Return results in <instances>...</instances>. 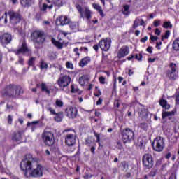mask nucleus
<instances>
[{
	"instance_id": "1",
	"label": "nucleus",
	"mask_w": 179,
	"mask_h": 179,
	"mask_svg": "<svg viewBox=\"0 0 179 179\" xmlns=\"http://www.w3.org/2000/svg\"><path fill=\"white\" fill-rule=\"evenodd\" d=\"M21 169L24 171L26 177H41L43 176V166L34 162L31 155H27L21 162Z\"/></svg>"
},
{
	"instance_id": "2",
	"label": "nucleus",
	"mask_w": 179,
	"mask_h": 179,
	"mask_svg": "<svg viewBox=\"0 0 179 179\" xmlns=\"http://www.w3.org/2000/svg\"><path fill=\"white\" fill-rule=\"evenodd\" d=\"M8 15L10 17V22L12 24H16L20 22V14L15 13L14 11H9L8 13H5L1 19H4V23H8Z\"/></svg>"
},
{
	"instance_id": "3",
	"label": "nucleus",
	"mask_w": 179,
	"mask_h": 179,
	"mask_svg": "<svg viewBox=\"0 0 179 179\" xmlns=\"http://www.w3.org/2000/svg\"><path fill=\"white\" fill-rule=\"evenodd\" d=\"M42 139L46 146H52L54 145V134L50 131H44L42 134Z\"/></svg>"
},
{
	"instance_id": "4",
	"label": "nucleus",
	"mask_w": 179,
	"mask_h": 179,
	"mask_svg": "<svg viewBox=\"0 0 179 179\" xmlns=\"http://www.w3.org/2000/svg\"><path fill=\"white\" fill-rule=\"evenodd\" d=\"M76 8L78 10L81 17H86L87 20L92 19V11L89 9V7L84 6L82 8L80 5L76 6Z\"/></svg>"
},
{
	"instance_id": "5",
	"label": "nucleus",
	"mask_w": 179,
	"mask_h": 179,
	"mask_svg": "<svg viewBox=\"0 0 179 179\" xmlns=\"http://www.w3.org/2000/svg\"><path fill=\"white\" fill-rule=\"evenodd\" d=\"M152 146L155 152H162L164 149V139L162 137H157L152 143Z\"/></svg>"
},
{
	"instance_id": "6",
	"label": "nucleus",
	"mask_w": 179,
	"mask_h": 179,
	"mask_svg": "<svg viewBox=\"0 0 179 179\" xmlns=\"http://www.w3.org/2000/svg\"><path fill=\"white\" fill-rule=\"evenodd\" d=\"M69 83H71V77L66 75L60 77L57 80V85L62 90H65V88L69 86Z\"/></svg>"
},
{
	"instance_id": "7",
	"label": "nucleus",
	"mask_w": 179,
	"mask_h": 179,
	"mask_svg": "<svg viewBox=\"0 0 179 179\" xmlns=\"http://www.w3.org/2000/svg\"><path fill=\"white\" fill-rule=\"evenodd\" d=\"M142 162L143 166L147 167V169H152L155 163V161H153V157H152V155L150 154L144 155L143 156Z\"/></svg>"
},
{
	"instance_id": "8",
	"label": "nucleus",
	"mask_w": 179,
	"mask_h": 179,
	"mask_svg": "<svg viewBox=\"0 0 179 179\" xmlns=\"http://www.w3.org/2000/svg\"><path fill=\"white\" fill-rule=\"evenodd\" d=\"M7 92L11 96H20L23 93L21 86L17 85H10L7 87Z\"/></svg>"
},
{
	"instance_id": "9",
	"label": "nucleus",
	"mask_w": 179,
	"mask_h": 179,
	"mask_svg": "<svg viewBox=\"0 0 179 179\" xmlns=\"http://www.w3.org/2000/svg\"><path fill=\"white\" fill-rule=\"evenodd\" d=\"M99 47L102 50V51H108L110 47H111V39L107 38L106 39H102L99 43Z\"/></svg>"
},
{
	"instance_id": "10",
	"label": "nucleus",
	"mask_w": 179,
	"mask_h": 179,
	"mask_svg": "<svg viewBox=\"0 0 179 179\" xmlns=\"http://www.w3.org/2000/svg\"><path fill=\"white\" fill-rule=\"evenodd\" d=\"M132 139H134V131L129 129H126L122 134V141L124 143H127Z\"/></svg>"
},
{
	"instance_id": "11",
	"label": "nucleus",
	"mask_w": 179,
	"mask_h": 179,
	"mask_svg": "<svg viewBox=\"0 0 179 179\" xmlns=\"http://www.w3.org/2000/svg\"><path fill=\"white\" fill-rule=\"evenodd\" d=\"M31 37L35 41L39 44L44 43V36L41 31H35L31 34Z\"/></svg>"
},
{
	"instance_id": "12",
	"label": "nucleus",
	"mask_w": 179,
	"mask_h": 179,
	"mask_svg": "<svg viewBox=\"0 0 179 179\" xmlns=\"http://www.w3.org/2000/svg\"><path fill=\"white\" fill-rule=\"evenodd\" d=\"M69 18L66 15H61L58 17L56 20L57 26H66V24H69Z\"/></svg>"
},
{
	"instance_id": "13",
	"label": "nucleus",
	"mask_w": 179,
	"mask_h": 179,
	"mask_svg": "<svg viewBox=\"0 0 179 179\" xmlns=\"http://www.w3.org/2000/svg\"><path fill=\"white\" fill-rule=\"evenodd\" d=\"M66 114L69 118H76V116L78 115V109L73 107L67 108L66 110Z\"/></svg>"
},
{
	"instance_id": "14",
	"label": "nucleus",
	"mask_w": 179,
	"mask_h": 179,
	"mask_svg": "<svg viewBox=\"0 0 179 179\" xmlns=\"http://www.w3.org/2000/svg\"><path fill=\"white\" fill-rule=\"evenodd\" d=\"M16 54H24L25 55H30V54H31V51L30 49H29V48H27L26 43L23 41L21 48L17 50Z\"/></svg>"
},
{
	"instance_id": "15",
	"label": "nucleus",
	"mask_w": 179,
	"mask_h": 179,
	"mask_svg": "<svg viewBox=\"0 0 179 179\" xmlns=\"http://www.w3.org/2000/svg\"><path fill=\"white\" fill-rule=\"evenodd\" d=\"M65 143L67 146H73L76 143V138L74 134H67L65 138Z\"/></svg>"
},
{
	"instance_id": "16",
	"label": "nucleus",
	"mask_w": 179,
	"mask_h": 179,
	"mask_svg": "<svg viewBox=\"0 0 179 179\" xmlns=\"http://www.w3.org/2000/svg\"><path fill=\"white\" fill-rule=\"evenodd\" d=\"M0 41L3 45L9 44L12 41V35L9 33H5L0 37Z\"/></svg>"
},
{
	"instance_id": "17",
	"label": "nucleus",
	"mask_w": 179,
	"mask_h": 179,
	"mask_svg": "<svg viewBox=\"0 0 179 179\" xmlns=\"http://www.w3.org/2000/svg\"><path fill=\"white\" fill-rule=\"evenodd\" d=\"M129 54V48L128 46H123L120 49L117 53V57L121 59V58H124V57H127Z\"/></svg>"
},
{
	"instance_id": "18",
	"label": "nucleus",
	"mask_w": 179,
	"mask_h": 179,
	"mask_svg": "<svg viewBox=\"0 0 179 179\" xmlns=\"http://www.w3.org/2000/svg\"><path fill=\"white\" fill-rule=\"evenodd\" d=\"M139 26H143V27H145L146 26V24L145 23V20H143V19L141 17H137L134 22L132 29H138V27Z\"/></svg>"
},
{
	"instance_id": "19",
	"label": "nucleus",
	"mask_w": 179,
	"mask_h": 179,
	"mask_svg": "<svg viewBox=\"0 0 179 179\" xmlns=\"http://www.w3.org/2000/svg\"><path fill=\"white\" fill-rule=\"evenodd\" d=\"M89 80H90V76L89 75H84L80 78L79 83L81 86H85V85L89 83Z\"/></svg>"
},
{
	"instance_id": "20",
	"label": "nucleus",
	"mask_w": 179,
	"mask_h": 179,
	"mask_svg": "<svg viewBox=\"0 0 179 179\" xmlns=\"http://www.w3.org/2000/svg\"><path fill=\"white\" fill-rule=\"evenodd\" d=\"M22 139H23V134L20 131L17 132L13 136V140L15 141V142H18V143H20L21 142H22Z\"/></svg>"
},
{
	"instance_id": "21",
	"label": "nucleus",
	"mask_w": 179,
	"mask_h": 179,
	"mask_svg": "<svg viewBox=\"0 0 179 179\" xmlns=\"http://www.w3.org/2000/svg\"><path fill=\"white\" fill-rule=\"evenodd\" d=\"M41 89L42 92H45L48 94H50V93H51V85H50V84L42 83Z\"/></svg>"
},
{
	"instance_id": "22",
	"label": "nucleus",
	"mask_w": 179,
	"mask_h": 179,
	"mask_svg": "<svg viewBox=\"0 0 179 179\" xmlns=\"http://www.w3.org/2000/svg\"><path fill=\"white\" fill-rule=\"evenodd\" d=\"M53 7L52 4L47 5L46 3L40 4L39 6L41 12H46L47 9H52Z\"/></svg>"
},
{
	"instance_id": "23",
	"label": "nucleus",
	"mask_w": 179,
	"mask_h": 179,
	"mask_svg": "<svg viewBox=\"0 0 179 179\" xmlns=\"http://www.w3.org/2000/svg\"><path fill=\"white\" fill-rule=\"evenodd\" d=\"M139 116L141 118H148L149 115V112H148V110L145 109V108H142L141 110L138 112Z\"/></svg>"
},
{
	"instance_id": "24",
	"label": "nucleus",
	"mask_w": 179,
	"mask_h": 179,
	"mask_svg": "<svg viewBox=\"0 0 179 179\" xmlns=\"http://www.w3.org/2000/svg\"><path fill=\"white\" fill-rule=\"evenodd\" d=\"M90 62V57H85L83 58L79 63L80 66L83 68V66H85V65H87Z\"/></svg>"
},
{
	"instance_id": "25",
	"label": "nucleus",
	"mask_w": 179,
	"mask_h": 179,
	"mask_svg": "<svg viewBox=\"0 0 179 179\" xmlns=\"http://www.w3.org/2000/svg\"><path fill=\"white\" fill-rule=\"evenodd\" d=\"M71 93H78V94H82V91L78 88V87L75 85H71Z\"/></svg>"
},
{
	"instance_id": "26",
	"label": "nucleus",
	"mask_w": 179,
	"mask_h": 179,
	"mask_svg": "<svg viewBox=\"0 0 179 179\" xmlns=\"http://www.w3.org/2000/svg\"><path fill=\"white\" fill-rule=\"evenodd\" d=\"M69 27H70V29H71V30L76 31V30H78V29H79V24L77 22H70Z\"/></svg>"
},
{
	"instance_id": "27",
	"label": "nucleus",
	"mask_w": 179,
	"mask_h": 179,
	"mask_svg": "<svg viewBox=\"0 0 179 179\" xmlns=\"http://www.w3.org/2000/svg\"><path fill=\"white\" fill-rule=\"evenodd\" d=\"M159 104H160V106L163 107V108H165V110H169V108H170V105L167 103V101L164 99H162L159 101Z\"/></svg>"
},
{
	"instance_id": "28",
	"label": "nucleus",
	"mask_w": 179,
	"mask_h": 179,
	"mask_svg": "<svg viewBox=\"0 0 179 179\" xmlns=\"http://www.w3.org/2000/svg\"><path fill=\"white\" fill-rule=\"evenodd\" d=\"M92 6L94 8L96 9V10L99 11V15L103 17L104 13H103V10L101 9V6H100L99 4H92Z\"/></svg>"
},
{
	"instance_id": "29",
	"label": "nucleus",
	"mask_w": 179,
	"mask_h": 179,
	"mask_svg": "<svg viewBox=\"0 0 179 179\" xmlns=\"http://www.w3.org/2000/svg\"><path fill=\"white\" fill-rule=\"evenodd\" d=\"M172 47L174 51H179V38L174 40Z\"/></svg>"
},
{
	"instance_id": "30",
	"label": "nucleus",
	"mask_w": 179,
	"mask_h": 179,
	"mask_svg": "<svg viewBox=\"0 0 179 179\" xmlns=\"http://www.w3.org/2000/svg\"><path fill=\"white\" fill-rule=\"evenodd\" d=\"M38 125V121L27 123V127H30L32 131H34V129L37 128Z\"/></svg>"
},
{
	"instance_id": "31",
	"label": "nucleus",
	"mask_w": 179,
	"mask_h": 179,
	"mask_svg": "<svg viewBox=\"0 0 179 179\" xmlns=\"http://www.w3.org/2000/svg\"><path fill=\"white\" fill-rule=\"evenodd\" d=\"M55 115V120L57 122H61V121H62V118H64V115L62 113H56Z\"/></svg>"
},
{
	"instance_id": "32",
	"label": "nucleus",
	"mask_w": 179,
	"mask_h": 179,
	"mask_svg": "<svg viewBox=\"0 0 179 179\" xmlns=\"http://www.w3.org/2000/svg\"><path fill=\"white\" fill-rule=\"evenodd\" d=\"M131 13L129 12V6L126 5L123 7V15L128 16Z\"/></svg>"
},
{
	"instance_id": "33",
	"label": "nucleus",
	"mask_w": 179,
	"mask_h": 179,
	"mask_svg": "<svg viewBox=\"0 0 179 179\" xmlns=\"http://www.w3.org/2000/svg\"><path fill=\"white\" fill-rule=\"evenodd\" d=\"M167 76L170 79H176V78H177V73H176V71H169V73H167Z\"/></svg>"
},
{
	"instance_id": "34",
	"label": "nucleus",
	"mask_w": 179,
	"mask_h": 179,
	"mask_svg": "<svg viewBox=\"0 0 179 179\" xmlns=\"http://www.w3.org/2000/svg\"><path fill=\"white\" fill-rule=\"evenodd\" d=\"M21 5L22 6H30L31 3V0H21Z\"/></svg>"
},
{
	"instance_id": "35",
	"label": "nucleus",
	"mask_w": 179,
	"mask_h": 179,
	"mask_svg": "<svg viewBox=\"0 0 179 179\" xmlns=\"http://www.w3.org/2000/svg\"><path fill=\"white\" fill-rule=\"evenodd\" d=\"M52 43L54 44V45H55V47H57V48H62V44H61V42L52 38Z\"/></svg>"
},
{
	"instance_id": "36",
	"label": "nucleus",
	"mask_w": 179,
	"mask_h": 179,
	"mask_svg": "<svg viewBox=\"0 0 179 179\" xmlns=\"http://www.w3.org/2000/svg\"><path fill=\"white\" fill-rule=\"evenodd\" d=\"M54 4L59 8L64 6L63 0H54Z\"/></svg>"
},
{
	"instance_id": "37",
	"label": "nucleus",
	"mask_w": 179,
	"mask_h": 179,
	"mask_svg": "<svg viewBox=\"0 0 179 179\" xmlns=\"http://www.w3.org/2000/svg\"><path fill=\"white\" fill-rule=\"evenodd\" d=\"M164 29H172L173 24L170 22H165L163 24Z\"/></svg>"
},
{
	"instance_id": "38",
	"label": "nucleus",
	"mask_w": 179,
	"mask_h": 179,
	"mask_svg": "<svg viewBox=\"0 0 179 179\" xmlns=\"http://www.w3.org/2000/svg\"><path fill=\"white\" fill-rule=\"evenodd\" d=\"M173 114V112L164 111L162 112V118H166V117H171Z\"/></svg>"
},
{
	"instance_id": "39",
	"label": "nucleus",
	"mask_w": 179,
	"mask_h": 179,
	"mask_svg": "<svg viewBox=\"0 0 179 179\" xmlns=\"http://www.w3.org/2000/svg\"><path fill=\"white\" fill-rule=\"evenodd\" d=\"M41 65V69H47V68H48V64H47V63H45V62L44 61H41L40 62Z\"/></svg>"
},
{
	"instance_id": "40",
	"label": "nucleus",
	"mask_w": 179,
	"mask_h": 179,
	"mask_svg": "<svg viewBox=\"0 0 179 179\" xmlns=\"http://www.w3.org/2000/svg\"><path fill=\"white\" fill-rule=\"evenodd\" d=\"M170 37V31H166L165 34L162 36V40H166Z\"/></svg>"
},
{
	"instance_id": "41",
	"label": "nucleus",
	"mask_w": 179,
	"mask_h": 179,
	"mask_svg": "<svg viewBox=\"0 0 179 179\" xmlns=\"http://www.w3.org/2000/svg\"><path fill=\"white\" fill-rule=\"evenodd\" d=\"M55 104L57 107H64V102L62 100L57 99Z\"/></svg>"
},
{
	"instance_id": "42",
	"label": "nucleus",
	"mask_w": 179,
	"mask_h": 179,
	"mask_svg": "<svg viewBox=\"0 0 179 179\" xmlns=\"http://www.w3.org/2000/svg\"><path fill=\"white\" fill-rule=\"evenodd\" d=\"M162 24V21L160 20H155L153 22V25L155 26V27H159V26H160Z\"/></svg>"
},
{
	"instance_id": "43",
	"label": "nucleus",
	"mask_w": 179,
	"mask_h": 179,
	"mask_svg": "<svg viewBox=\"0 0 179 179\" xmlns=\"http://www.w3.org/2000/svg\"><path fill=\"white\" fill-rule=\"evenodd\" d=\"M8 124L12 125V122H13V116L9 115L7 117Z\"/></svg>"
},
{
	"instance_id": "44",
	"label": "nucleus",
	"mask_w": 179,
	"mask_h": 179,
	"mask_svg": "<svg viewBox=\"0 0 179 179\" xmlns=\"http://www.w3.org/2000/svg\"><path fill=\"white\" fill-rule=\"evenodd\" d=\"M66 66L67 69H73V64H72V62H67L66 63Z\"/></svg>"
},
{
	"instance_id": "45",
	"label": "nucleus",
	"mask_w": 179,
	"mask_h": 179,
	"mask_svg": "<svg viewBox=\"0 0 179 179\" xmlns=\"http://www.w3.org/2000/svg\"><path fill=\"white\" fill-rule=\"evenodd\" d=\"M140 127L143 129H148L149 124H148V123H145L143 122L140 124Z\"/></svg>"
},
{
	"instance_id": "46",
	"label": "nucleus",
	"mask_w": 179,
	"mask_h": 179,
	"mask_svg": "<svg viewBox=\"0 0 179 179\" xmlns=\"http://www.w3.org/2000/svg\"><path fill=\"white\" fill-rule=\"evenodd\" d=\"M47 110L48 111H50V114H52L53 115H55V114H57L56 113H55V110H54L52 108H51V107H48L47 108Z\"/></svg>"
},
{
	"instance_id": "47",
	"label": "nucleus",
	"mask_w": 179,
	"mask_h": 179,
	"mask_svg": "<svg viewBox=\"0 0 179 179\" xmlns=\"http://www.w3.org/2000/svg\"><path fill=\"white\" fill-rule=\"evenodd\" d=\"M99 80L102 85H104V83H106V78L103 76L99 77Z\"/></svg>"
},
{
	"instance_id": "48",
	"label": "nucleus",
	"mask_w": 179,
	"mask_h": 179,
	"mask_svg": "<svg viewBox=\"0 0 179 179\" xmlns=\"http://www.w3.org/2000/svg\"><path fill=\"white\" fill-rule=\"evenodd\" d=\"M61 34L64 36V37L68 36V33L64 32V31H61V32L59 33V36H58V39L59 40H61Z\"/></svg>"
},
{
	"instance_id": "49",
	"label": "nucleus",
	"mask_w": 179,
	"mask_h": 179,
	"mask_svg": "<svg viewBox=\"0 0 179 179\" xmlns=\"http://www.w3.org/2000/svg\"><path fill=\"white\" fill-rule=\"evenodd\" d=\"M83 177L85 179H90V178H92V177H93V175H92L91 173H85Z\"/></svg>"
},
{
	"instance_id": "50",
	"label": "nucleus",
	"mask_w": 179,
	"mask_h": 179,
	"mask_svg": "<svg viewBox=\"0 0 179 179\" xmlns=\"http://www.w3.org/2000/svg\"><path fill=\"white\" fill-rule=\"evenodd\" d=\"M136 59H137V61H142V54L139 53L136 55Z\"/></svg>"
},
{
	"instance_id": "51",
	"label": "nucleus",
	"mask_w": 179,
	"mask_h": 179,
	"mask_svg": "<svg viewBox=\"0 0 179 179\" xmlns=\"http://www.w3.org/2000/svg\"><path fill=\"white\" fill-rule=\"evenodd\" d=\"M176 64L171 63L170 68L171 69V71H175L176 72Z\"/></svg>"
},
{
	"instance_id": "52",
	"label": "nucleus",
	"mask_w": 179,
	"mask_h": 179,
	"mask_svg": "<svg viewBox=\"0 0 179 179\" xmlns=\"http://www.w3.org/2000/svg\"><path fill=\"white\" fill-rule=\"evenodd\" d=\"M155 34H156V36H160V34H162V31L159 29V28H156L155 31Z\"/></svg>"
},
{
	"instance_id": "53",
	"label": "nucleus",
	"mask_w": 179,
	"mask_h": 179,
	"mask_svg": "<svg viewBox=\"0 0 179 179\" xmlns=\"http://www.w3.org/2000/svg\"><path fill=\"white\" fill-rule=\"evenodd\" d=\"M146 51L150 54H152V52H153V47L148 46V48L146 49Z\"/></svg>"
},
{
	"instance_id": "54",
	"label": "nucleus",
	"mask_w": 179,
	"mask_h": 179,
	"mask_svg": "<svg viewBox=\"0 0 179 179\" xmlns=\"http://www.w3.org/2000/svg\"><path fill=\"white\" fill-rule=\"evenodd\" d=\"M158 38H159V37H157V36H155L153 35L150 36L151 41H157Z\"/></svg>"
},
{
	"instance_id": "55",
	"label": "nucleus",
	"mask_w": 179,
	"mask_h": 179,
	"mask_svg": "<svg viewBox=\"0 0 179 179\" xmlns=\"http://www.w3.org/2000/svg\"><path fill=\"white\" fill-rule=\"evenodd\" d=\"M34 61H35V59L31 57L28 62L29 65L30 66L33 65V64H34Z\"/></svg>"
},
{
	"instance_id": "56",
	"label": "nucleus",
	"mask_w": 179,
	"mask_h": 179,
	"mask_svg": "<svg viewBox=\"0 0 179 179\" xmlns=\"http://www.w3.org/2000/svg\"><path fill=\"white\" fill-rule=\"evenodd\" d=\"M103 103V99L99 98V100L96 101V106H100Z\"/></svg>"
},
{
	"instance_id": "57",
	"label": "nucleus",
	"mask_w": 179,
	"mask_h": 179,
	"mask_svg": "<svg viewBox=\"0 0 179 179\" xmlns=\"http://www.w3.org/2000/svg\"><path fill=\"white\" fill-rule=\"evenodd\" d=\"M95 136L96 137V142L100 145V135L96 134Z\"/></svg>"
},
{
	"instance_id": "58",
	"label": "nucleus",
	"mask_w": 179,
	"mask_h": 179,
	"mask_svg": "<svg viewBox=\"0 0 179 179\" xmlns=\"http://www.w3.org/2000/svg\"><path fill=\"white\" fill-rule=\"evenodd\" d=\"M141 43H146L148 41V36H145L141 40Z\"/></svg>"
},
{
	"instance_id": "59",
	"label": "nucleus",
	"mask_w": 179,
	"mask_h": 179,
	"mask_svg": "<svg viewBox=\"0 0 179 179\" xmlns=\"http://www.w3.org/2000/svg\"><path fill=\"white\" fill-rule=\"evenodd\" d=\"M162 44V42H157L156 43V48H157L158 50H160V45Z\"/></svg>"
},
{
	"instance_id": "60",
	"label": "nucleus",
	"mask_w": 179,
	"mask_h": 179,
	"mask_svg": "<svg viewBox=\"0 0 179 179\" xmlns=\"http://www.w3.org/2000/svg\"><path fill=\"white\" fill-rule=\"evenodd\" d=\"M156 61V58H148V62L153 63Z\"/></svg>"
},
{
	"instance_id": "61",
	"label": "nucleus",
	"mask_w": 179,
	"mask_h": 179,
	"mask_svg": "<svg viewBox=\"0 0 179 179\" xmlns=\"http://www.w3.org/2000/svg\"><path fill=\"white\" fill-rule=\"evenodd\" d=\"M95 115H96V117H101V113H100V112H99V111H96Z\"/></svg>"
},
{
	"instance_id": "62",
	"label": "nucleus",
	"mask_w": 179,
	"mask_h": 179,
	"mask_svg": "<svg viewBox=\"0 0 179 179\" xmlns=\"http://www.w3.org/2000/svg\"><path fill=\"white\" fill-rule=\"evenodd\" d=\"M165 157H166V159H170V157H171V153L168 152V153L166 155Z\"/></svg>"
},
{
	"instance_id": "63",
	"label": "nucleus",
	"mask_w": 179,
	"mask_h": 179,
	"mask_svg": "<svg viewBox=\"0 0 179 179\" xmlns=\"http://www.w3.org/2000/svg\"><path fill=\"white\" fill-rule=\"evenodd\" d=\"M169 179H176V176L175 174H172L170 177Z\"/></svg>"
},
{
	"instance_id": "64",
	"label": "nucleus",
	"mask_w": 179,
	"mask_h": 179,
	"mask_svg": "<svg viewBox=\"0 0 179 179\" xmlns=\"http://www.w3.org/2000/svg\"><path fill=\"white\" fill-rule=\"evenodd\" d=\"M176 103H177V104H179V95H178V96H176Z\"/></svg>"
}]
</instances>
